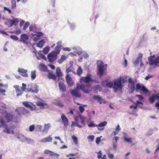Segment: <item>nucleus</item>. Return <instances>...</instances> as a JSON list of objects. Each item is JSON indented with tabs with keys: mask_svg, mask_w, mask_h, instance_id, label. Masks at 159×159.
<instances>
[{
	"mask_svg": "<svg viewBox=\"0 0 159 159\" xmlns=\"http://www.w3.org/2000/svg\"><path fill=\"white\" fill-rule=\"evenodd\" d=\"M155 55L151 56L148 58L149 64L150 66L154 65L155 67H159V56L155 57Z\"/></svg>",
	"mask_w": 159,
	"mask_h": 159,
	"instance_id": "f257e3e1",
	"label": "nucleus"
},
{
	"mask_svg": "<svg viewBox=\"0 0 159 159\" xmlns=\"http://www.w3.org/2000/svg\"><path fill=\"white\" fill-rule=\"evenodd\" d=\"M124 78H120V79L116 80L114 81L113 83V87L114 92H116L118 89H121L122 87L121 81L124 82Z\"/></svg>",
	"mask_w": 159,
	"mask_h": 159,
	"instance_id": "f03ea898",
	"label": "nucleus"
},
{
	"mask_svg": "<svg viewBox=\"0 0 159 159\" xmlns=\"http://www.w3.org/2000/svg\"><path fill=\"white\" fill-rule=\"evenodd\" d=\"M97 74L98 75L102 76L105 70L107 69V64L104 65L102 62L101 61L99 64L97 65Z\"/></svg>",
	"mask_w": 159,
	"mask_h": 159,
	"instance_id": "7ed1b4c3",
	"label": "nucleus"
},
{
	"mask_svg": "<svg viewBox=\"0 0 159 159\" xmlns=\"http://www.w3.org/2000/svg\"><path fill=\"white\" fill-rule=\"evenodd\" d=\"M136 91L137 92L139 91V90L140 89L139 92L140 93H146L149 92V90L147 89L146 87L143 84H140L139 83H138L136 85Z\"/></svg>",
	"mask_w": 159,
	"mask_h": 159,
	"instance_id": "20e7f679",
	"label": "nucleus"
},
{
	"mask_svg": "<svg viewBox=\"0 0 159 159\" xmlns=\"http://www.w3.org/2000/svg\"><path fill=\"white\" fill-rule=\"evenodd\" d=\"M80 89L85 93H89L92 90V86L90 84H82L80 86Z\"/></svg>",
	"mask_w": 159,
	"mask_h": 159,
	"instance_id": "39448f33",
	"label": "nucleus"
},
{
	"mask_svg": "<svg viewBox=\"0 0 159 159\" xmlns=\"http://www.w3.org/2000/svg\"><path fill=\"white\" fill-rule=\"evenodd\" d=\"M81 81H82L85 83H89L90 81H93L94 80H93V76L90 74H87L86 76L83 77L80 79Z\"/></svg>",
	"mask_w": 159,
	"mask_h": 159,
	"instance_id": "423d86ee",
	"label": "nucleus"
},
{
	"mask_svg": "<svg viewBox=\"0 0 159 159\" xmlns=\"http://www.w3.org/2000/svg\"><path fill=\"white\" fill-rule=\"evenodd\" d=\"M28 35L26 34H23L20 35L19 41L25 44L28 45L29 43H30V42L28 41Z\"/></svg>",
	"mask_w": 159,
	"mask_h": 159,
	"instance_id": "0eeeda50",
	"label": "nucleus"
},
{
	"mask_svg": "<svg viewBox=\"0 0 159 159\" xmlns=\"http://www.w3.org/2000/svg\"><path fill=\"white\" fill-rule=\"evenodd\" d=\"M70 93L71 95L77 98H80L81 97V94L79 91L77 89H71Z\"/></svg>",
	"mask_w": 159,
	"mask_h": 159,
	"instance_id": "6e6552de",
	"label": "nucleus"
},
{
	"mask_svg": "<svg viewBox=\"0 0 159 159\" xmlns=\"http://www.w3.org/2000/svg\"><path fill=\"white\" fill-rule=\"evenodd\" d=\"M129 83L128 84V87L131 89V93L133 92L135 90V87L134 84L133 80L131 78H129L128 79Z\"/></svg>",
	"mask_w": 159,
	"mask_h": 159,
	"instance_id": "1a4fd4ad",
	"label": "nucleus"
},
{
	"mask_svg": "<svg viewBox=\"0 0 159 159\" xmlns=\"http://www.w3.org/2000/svg\"><path fill=\"white\" fill-rule=\"evenodd\" d=\"M17 71L20 75L24 77H28V75L27 74V70L24 69L23 68H19L17 70Z\"/></svg>",
	"mask_w": 159,
	"mask_h": 159,
	"instance_id": "9d476101",
	"label": "nucleus"
},
{
	"mask_svg": "<svg viewBox=\"0 0 159 159\" xmlns=\"http://www.w3.org/2000/svg\"><path fill=\"white\" fill-rule=\"evenodd\" d=\"M21 141L25 142H26L28 143L31 144L33 143L34 141L33 140L29 138L25 137L22 135H21Z\"/></svg>",
	"mask_w": 159,
	"mask_h": 159,
	"instance_id": "9b49d317",
	"label": "nucleus"
},
{
	"mask_svg": "<svg viewBox=\"0 0 159 159\" xmlns=\"http://www.w3.org/2000/svg\"><path fill=\"white\" fill-rule=\"evenodd\" d=\"M5 126V129L3 130V132L7 134H14L13 127L12 126Z\"/></svg>",
	"mask_w": 159,
	"mask_h": 159,
	"instance_id": "f8f14e48",
	"label": "nucleus"
},
{
	"mask_svg": "<svg viewBox=\"0 0 159 159\" xmlns=\"http://www.w3.org/2000/svg\"><path fill=\"white\" fill-rule=\"evenodd\" d=\"M61 118L64 125L66 127L68 125L69 123V120L67 118L64 114H62L61 116Z\"/></svg>",
	"mask_w": 159,
	"mask_h": 159,
	"instance_id": "ddd939ff",
	"label": "nucleus"
},
{
	"mask_svg": "<svg viewBox=\"0 0 159 159\" xmlns=\"http://www.w3.org/2000/svg\"><path fill=\"white\" fill-rule=\"evenodd\" d=\"M74 52L77 53L79 55H81L82 53V49L80 47H75L72 48Z\"/></svg>",
	"mask_w": 159,
	"mask_h": 159,
	"instance_id": "4468645a",
	"label": "nucleus"
},
{
	"mask_svg": "<svg viewBox=\"0 0 159 159\" xmlns=\"http://www.w3.org/2000/svg\"><path fill=\"white\" fill-rule=\"evenodd\" d=\"M6 118L8 121L12 120L15 123H16L18 121L17 119H15L12 116V115L10 114H7L6 116Z\"/></svg>",
	"mask_w": 159,
	"mask_h": 159,
	"instance_id": "2eb2a0df",
	"label": "nucleus"
},
{
	"mask_svg": "<svg viewBox=\"0 0 159 159\" xmlns=\"http://www.w3.org/2000/svg\"><path fill=\"white\" fill-rule=\"evenodd\" d=\"M107 124V122L104 121L101 122L98 125H97L98 127V129L99 130H102L104 129V126H105Z\"/></svg>",
	"mask_w": 159,
	"mask_h": 159,
	"instance_id": "dca6fc26",
	"label": "nucleus"
},
{
	"mask_svg": "<svg viewBox=\"0 0 159 159\" xmlns=\"http://www.w3.org/2000/svg\"><path fill=\"white\" fill-rule=\"evenodd\" d=\"M58 86L59 89L62 92H65L66 91V86L62 82L60 81L58 83Z\"/></svg>",
	"mask_w": 159,
	"mask_h": 159,
	"instance_id": "f3484780",
	"label": "nucleus"
},
{
	"mask_svg": "<svg viewBox=\"0 0 159 159\" xmlns=\"http://www.w3.org/2000/svg\"><path fill=\"white\" fill-rule=\"evenodd\" d=\"M66 80L68 84L70 86H72L73 85V83L72 81L71 78L67 75L66 77Z\"/></svg>",
	"mask_w": 159,
	"mask_h": 159,
	"instance_id": "a211bd4d",
	"label": "nucleus"
},
{
	"mask_svg": "<svg viewBox=\"0 0 159 159\" xmlns=\"http://www.w3.org/2000/svg\"><path fill=\"white\" fill-rule=\"evenodd\" d=\"M20 114H21L25 115L29 113V110L26 109L24 107H21L19 108Z\"/></svg>",
	"mask_w": 159,
	"mask_h": 159,
	"instance_id": "6ab92c4d",
	"label": "nucleus"
},
{
	"mask_svg": "<svg viewBox=\"0 0 159 159\" xmlns=\"http://www.w3.org/2000/svg\"><path fill=\"white\" fill-rule=\"evenodd\" d=\"M143 54L140 53L136 58V61L134 62L135 65L137 66L139 64L140 61H142L141 59L142 57Z\"/></svg>",
	"mask_w": 159,
	"mask_h": 159,
	"instance_id": "aec40b11",
	"label": "nucleus"
},
{
	"mask_svg": "<svg viewBox=\"0 0 159 159\" xmlns=\"http://www.w3.org/2000/svg\"><path fill=\"white\" fill-rule=\"evenodd\" d=\"M51 136V135H49L48 137L43 138L40 140L39 141L41 142H51L52 139Z\"/></svg>",
	"mask_w": 159,
	"mask_h": 159,
	"instance_id": "412c9836",
	"label": "nucleus"
},
{
	"mask_svg": "<svg viewBox=\"0 0 159 159\" xmlns=\"http://www.w3.org/2000/svg\"><path fill=\"white\" fill-rule=\"evenodd\" d=\"M29 29L30 31H33L34 33H35L38 30L36 25L35 24L31 25L29 26Z\"/></svg>",
	"mask_w": 159,
	"mask_h": 159,
	"instance_id": "4be33fe9",
	"label": "nucleus"
},
{
	"mask_svg": "<svg viewBox=\"0 0 159 159\" xmlns=\"http://www.w3.org/2000/svg\"><path fill=\"white\" fill-rule=\"evenodd\" d=\"M39 86L36 84H33L32 87L31 92L33 93H37L39 91Z\"/></svg>",
	"mask_w": 159,
	"mask_h": 159,
	"instance_id": "5701e85b",
	"label": "nucleus"
},
{
	"mask_svg": "<svg viewBox=\"0 0 159 159\" xmlns=\"http://www.w3.org/2000/svg\"><path fill=\"white\" fill-rule=\"evenodd\" d=\"M93 89L94 93H97L99 91H100L102 90V87L99 85H96L93 87Z\"/></svg>",
	"mask_w": 159,
	"mask_h": 159,
	"instance_id": "b1692460",
	"label": "nucleus"
},
{
	"mask_svg": "<svg viewBox=\"0 0 159 159\" xmlns=\"http://www.w3.org/2000/svg\"><path fill=\"white\" fill-rule=\"evenodd\" d=\"M31 103L27 102H22V104L23 105H24L26 107L29 108L31 110V111H33V108L32 107V106L30 105Z\"/></svg>",
	"mask_w": 159,
	"mask_h": 159,
	"instance_id": "393cba45",
	"label": "nucleus"
},
{
	"mask_svg": "<svg viewBox=\"0 0 159 159\" xmlns=\"http://www.w3.org/2000/svg\"><path fill=\"white\" fill-rule=\"evenodd\" d=\"M51 128V124L48 123L44 125V128L42 130V132L47 133L48 129Z\"/></svg>",
	"mask_w": 159,
	"mask_h": 159,
	"instance_id": "a878e982",
	"label": "nucleus"
},
{
	"mask_svg": "<svg viewBox=\"0 0 159 159\" xmlns=\"http://www.w3.org/2000/svg\"><path fill=\"white\" fill-rule=\"evenodd\" d=\"M127 134L126 133H124L123 138L125 141L128 143L132 142V139L130 138H127Z\"/></svg>",
	"mask_w": 159,
	"mask_h": 159,
	"instance_id": "bb28decb",
	"label": "nucleus"
},
{
	"mask_svg": "<svg viewBox=\"0 0 159 159\" xmlns=\"http://www.w3.org/2000/svg\"><path fill=\"white\" fill-rule=\"evenodd\" d=\"M40 70L43 72H46L47 70V67L43 63L40 64L39 65Z\"/></svg>",
	"mask_w": 159,
	"mask_h": 159,
	"instance_id": "cd10ccee",
	"label": "nucleus"
},
{
	"mask_svg": "<svg viewBox=\"0 0 159 159\" xmlns=\"http://www.w3.org/2000/svg\"><path fill=\"white\" fill-rule=\"evenodd\" d=\"M45 43V41L44 39H41L37 43L36 46L40 48H42L43 46Z\"/></svg>",
	"mask_w": 159,
	"mask_h": 159,
	"instance_id": "c85d7f7f",
	"label": "nucleus"
},
{
	"mask_svg": "<svg viewBox=\"0 0 159 159\" xmlns=\"http://www.w3.org/2000/svg\"><path fill=\"white\" fill-rule=\"evenodd\" d=\"M4 23L6 25H7L9 27H11L14 25V22L11 20H8L5 22Z\"/></svg>",
	"mask_w": 159,
	"mask_h": 159,
	"instance_id": "c756f323",
	"label": "nucleus"
},
{
	"mask_svg": "<svg viewBox=\"0 0 159 159\" xmlns=\"http://www.w3.org/2000/svg\"><path fill=\"white\" fill-rule=\"evenodd\" d=\"M67 58V56L64 55H62L61 56L60 59L58 60L57 62L59 64H61L64 61L66 60Z\"/></svg>",
	"mask_w": 159,
	"mask_h": 159,
	"instance_id": "7c9ffc66",
	"label": "nucleus"
},
{
	"mask_svg": "<svg viewBox=\"0 0 159 159\" xmlns=\"http://www.w3.org/2000/svg\"><path fill=\"white\" fill-rule=\"evenodd\" d=\"M93 99L97 100L99 102L100 104H101L102 102L101 101L102 99L98 95H94L93 96Z\"/></svg>",
	"mask_w": 159,
	"mask_h": 159,
	"instance_id": "2f4dec72",
	"label": "nucleus"
},
{
	"mask_svg": "<svg viewBox=\"0 0 159 159\" xmlns=\"http://www.w3.org/2000/svg\"><path fill=\"white\" fill-rule=\"evenodd\" d=\"M157 99V96L156 94H153L150 97L149 99V102L151 103H152L154 102L155 99Z\"/></svg>",
	"mask_w": 159,
	"mask_h": 159,
	"instance_id": "473e14b6",
	"label": "nucleus"
},
{
	"mask_svg": "<svg viewBox=\"0 0 159 159\" xmlns=\"http://www.w3.org/2000/svg\"><path fill=\"white\" fill-rule=\"evenodd\" d=\"M56 74L57 76L59 77H61L62 75V73L60 69L57 67L56 70Z\"/></svg>",
	"mask_w": 159,
	"mask_h": 159,
	"instance_id": "72a5a7b5",
	"label": "nucleus"
},
{
	"mask_svg": "<svg viewBox=\"0 0 159 159\" xmlns=\"http://www.w3.org/2000/svg\"><path fill=\"white\" fill-rule=\"evenodd\" d=\"M48 78L49 79H51L54 80H56V75L53 73H49L48 76Z\"/></svg>",
	"mask_w": 159,
	"mask_h": 159,
	"instance_id": "f704fd0d",
	"label": "nucleus"
},
{
	"mask_svg": "<svg viewBox=\"0 0 159 159\" xmlns=\"http://www.w3.org/2000/svg\"><path fill=\"white\" fill-rule=\"evenodd\" d=\"M36 105L39 106H43L42 108L43 109L44 108V106H46L47 105V103L45 102H38L36 103Z\"/></svg>",
	"mask_w": 159,
	"mask_h": 159,
	"instance_id": "c9c22d12",
	"label": "nucleus"
},
{
	"mask_svg": "<svg viewBox=\"0 0 159 159\" xmlns=\"http://www.w3.org/2000/svg\"><path fill=\"white\" fill-rule=\"evenodd\" d=\"M57 55L58 54L55 51H53L49 53L48 55H49V56H51L52 57L57 59Z\"/></svg>",
	"mask_w": 159,
	"mask_h": 159,
	"instance_id": "e433bc0d",
	"label": "nucleus"
},
{
	"mask_svg": "<svg viewBox=\"0 0 159 159\" xmlns=\"http://www.w3.org/2000/svg\"><path fill=\"white\" fill-rule=\"evenodd\" d=\"M83 72V70L80 66H79L77 70V74L79 76Z\"/></svg>",
	"mask_w": 159,
	"mask_h": 159,
	"instance_id": "4c0bfd02",
	"label": "nucleus"
},
{
	"mask_svg": "<svg viewBox=\"0 0 159 159\" xmlns=\"http://www.w3.org/2000/svg\"><path fill=\"white\" fill-rule=\"evenodd\" d=\"M107 87L109 88H113V83L111 81H108L107 80Z\"/></svg>",
	"mask_w": 159,
	"mask_h": 159,
	"instance_id": "58836bf2",
	"label": "nucleus"
},
{
	"mask_svg": "<svg viewBox=\"0 0 159 159\" xmlns=\"http://www.w3.org/2000/svg\"><path fill=\"white\" fill-rule=\"evenodd\" d=\"M50 48L48 46L44 48L43 50V52L45 54H47L49 51Z\"/></svg>",
	"mask_w": 159,
	"mask_h": 159,
	"instance_id": "ea45409f",
	"label": "nucleus"
},
{
	"mask_svg": "<svg viewBox=\"0 0 159 159\" xmlns=\"http://www.w3.org/2000/svg\"><path fill=\"white\" fill-rule=\"evenodd\" d=\"M68 23L70 29L71 30H74L75 28V24L73 23H71L70 22H69Z\"/></svg>",
	"mask_w": 159,
	"mask_h": 159,
	"instance_id": "a19ab883",
	"label": "nucleus"
},
{
	"mask_svg": "<svg viewBox=\"0 0 159 159\" xmlns=\"http://www.w3.org/2000/svg\"><path fill=\"white\" fill-rule=\"evenodd\" d=\"M36 76V71H32L31 73V77L32 79L33 80L35 79Z\"/></svg>",
	"mask_w": 159,
	"mask_h": 159,
	"instance_id": "79ce46f5",
	"label": "nucleus"
},
{
	"mask_svg": "<svg viewBox=\"0 0 159 159\" xmlns=\"http://www.w3.org/2000/svg\"><path fill=\"white\" fill-rule=\"evenodd\" d=\"M53 104L55 105L60 107H64V105L63 104L58 101L54 102Z\"/></svg>",
	"mask_w": 159,
	"mask_h": 159,
	"instance_id": "37998d69",
	"label": "nucleus"
},
{
	"mask_svg": "<svg viewBox=\"0 0 159 159\" xmlns=\"http://www.w3.org/2000/svg\"><path fill=\"white\" fill-rule=\"evenodd\" d=\"M33 84H29L28 85L27 90V91L29 92H31V90H32V87L33 86Z\"/></svg>",
	"mask_w": 159,
	"mask_h": 159,
	"instance_id": "c03bdc74",
	"label": "nucleus"
},
{
	"mask_svg": "<svg viewBox=\"0 0 159 159\" xmlns=\"http://www.w3.org/2000/svg\"><path fill=\"white\" fill-rule=\"evenodd\" d=\"M48 61L50 62H52L56 59V58L52 57L51 56H49L48 55Z\"/></svg>",
	"mask_w": 159,
	"mask_h": 159,
	"instance_id": "a18cd8bd",
	"label": "nucleus"
},
{
	"mask_svg": "<svg viewBox=\"0 0 159 159\" xmlns=\"http://www.w3.org/2000/svg\"><path fill=\"white\" fill-rule=\"evenodd\" d=\"M5 122L0 117V127L5 126Z\"/></svg>",
	"mask_w": 159,
	"mask_h": 159,
	"instance_id": "49530a36",
	"label": "nucleus"
},
{
	"mask_svg": "<svg viewBox=\"0 0 159 159\" xmlns=\"http://www.w3.org/2000/svg\"><path fill=\"white\" fill-rule=\"evenodd\" d=\"M11 8L12 9H14L16 7V1H13L11 2Z\"/></svg>",
	"mask_w": 159,
	"mask_h": 159,
	"instance_id": "de8ad7c7",
	"label": "nucleus"
},
{
	"mask_svg": "<svg viewBox=\"0 0 159 159\" xmlns=\"http://www.w3.org/2000/svg\"><path fill=\"white\" fill-rule=\"evenodd\" d=\"M16 92L17 93L16 96H19L22 95L23 93V91H21L19 89L16 90Z\"/></svg>",
	"mask_w": 159,
	"mask_h": 159,
	"instance_id": "09e8293b",
	"label": "nucleus"
},
{
	"mask_svg": "<svg viewBox=\"0 0 159 159\" xmlns=\"http://www.w3.org/2000/svg\"><path fill=\"white\" fill-rule=\"evenodd\" d=\"M80 118L81 124L83 125H85V118L83 116H80Z\"/></svg>",
	"mask_w": 159,
	"mask_h": 159,
	"instance_id": "8fccbe9b",
	"label": "nucleus"
},
{
	"mask_svg": "<svg viewBox=\"0 0 159 159\" xmlns=\"http://www.w3.org/2000/svg\"><path fill=\"white\" fill-rule=\"evenodd\" d=\"M36 36L39 38L43 36V33L41 32L36 31Z\"/></svg>",
	"mask_w": 159,
	"mask_h": 159,
	"instance_id": "3c124183",
	"label": "nucleus"
},
{
	"mask_svg": "<svg viewBox=\"0 0 159 159\" xmlns=\"http://www.w3.org/2000/svg\"><path fill=\"white\" fill-rule=\"evenodd\" d=\"M72 138L73 139L75 143V144H78V139L77 137L75 136H73L72 137Z\"/></svg>",
	"mask_w": 159,
	"mask_h": 159,
	"instance_id": "603ef678",
	"label": "nucleus"
},
{
	"mask_svg": "<svg viewBox=\"0 0 159 159\" xmlns=\"http://www.w3.org/2000/svg\"><path fill=\"white\" fill-rule=\"evenodd\" d=\"M61 50V48L56 46L55 48V50L56 51L55 52L57 54H58L60 53Z\"/></svg>",
	"mask_w": 159,
	"mask_h": 159,
	"instance_id": "864d4df0",
	"label": "nucleus"
},
{
	"mask_svg": "<svg viewBox=\"0 0 159 159\" xmlns=\"http://www.w3.org/2000/svg\"><path fill=\"white\" fill-rule=\"evenodd\" d=\"M30 25L29 23L28 22H26L24 26L23 27V29L24 30H25Z\"/></svg>",
	"mask_w": 159,
	"mask_h": 159,
	"instance_id": "5fc2aeb1",
	"label": "nucleus"
},
{
	"mask_svg": "<svg viewBox=\"0 0 159 159\" xmlns=\"http://www.w3.org/2000/svg\"><path fill=\"white\" fill-rule=\"evenodd\" d=\"M73 67L72 66H70L68 68H67L66 70V71L67 73H69L70 72L72 71V70Z\"/></svg>",
	"mask_w": 159,
	"mask_h": 159,
	"instance_id": "6e6d98bb",
	"label": "nucleus"
},
{
	"mask_svg": "<svg viewBox=\"0 0 159 159\" xmlns=\"http://www.w3.org/2000/svg\"><path fill=\"white\" fill-rule=\"evenodd\" d=\"M42 126L39 125H38L35 128V129L36 131H40L41 130V129Z\"/></svg>",
	"mask_w": 159,
	"mask_h": 159,
	"instance_id": "4d7b16f0",
	"label": "nucleus"
},
{
	"mask_svg": "<svg viewBox=\"0 0 159 159\" xmlns=\"http://www.w3.org/2000/svg\"><path fill=\"white\" fill-rule=\"evenodd\" d=\"M94 136L93 135H89L87 137L88 140H90V141L92 142L94 139Z\"/></svg>",
	"mask_w": 159,
	"mask_h": 159,
	"instance_id": "13d9d810",
	"label": "nucleus"
},
{
	"mask_svg": "<svg viewBox=\"0 0 159 159\" xmlns=\"http://www.w3.org/2000/svg\"><path fill=\"white\" fill-rule=\"evenodd\" d=\"M10 37L12 39L15 40H18V38L16 35H11L10 36Z\"/></svg>",
	"mask_w": 159,
	"mask_h": 159,
	"instance_id": "bf43d9fd",
	"label": "nucleus"
},
{
	"mask_svg": "<svg viewBox=\"0 0 159 159\" xmlns=\"http://www.w3.org/2000/svg\"><path fill=\"white\" fill-rule=\"evenodd\" d=\"M88 125L89 127H97V125L93 123V122H90Z\"/></svg>",
	"mask_w": 159,
	"mask_h": 159,
	"instance_id": "052dcab7",
	"label": "nucleus"
},
{
	"mask_svg": "<svg viewBox=\"0 0 159 159\" xmlns=\"http://www.w3.org/2000/svg\"><path fill=\"white\" fill-rule=\"evenodd\" d=\"M107 80L102 81L101 82L102 85L103 86H104V87L107 86Z\"/></svg>",
	"mask_w": 159,
	"mask_h": 159,
	"instance_id": "680f3d73",
	"label": "nucleus"
},
{
	"mask_svg": "<svg viewBox=\"0 0 159 159\" xmlns=\"http://www.w3.org/2000/svg\"><path fill=\"white\" fill-rule=\"evenodd\" d=\"M34 129V125H31L29 127V131L32 132L33 131Z\"/></svg>",
	"mask_w": 159,
	"mask_h": 159,
	"instance_id": "e2e57ef3",
	"label": "nucleus"
},
{
	"mask_svg": "<svg viewBox=\"0 0 159 159\" xmlns=\"http://www.w3.org/2000/svg\"><path fill=\"white\" fill-rule=\"evenodd\" d=\"M39 55L41 58L43 59L44 60H46V57L43 54L39 53Z\"/></svg>",
	"mask_w": 159,
	"mask_h": 159,
	"instance_id": "0e129e2a",
	"label": "nucleus"
},
{
	"mask_svg": "<svg viewBox=\"0 0 159 159\" xmlns=\"http://www.w3.org/2000/svg\"><path fill=\"white\" fill-rule=\"evenodd\" d=\"M108 157L110 159H112L114 158V155L110 153L109 152L107 153Z\"/></svg>",
	"mask_w": 159,
	"mask_h": 159,
	"instance_id": "69168bd1",
	"label": "nucleus"
},
{
	"mask_svg": "<svg viewBox=\"0 0 159 159\" xmlns=\"http://www.w3.org/2000/svg\"><path fill=\"white\" fill-rule=\"evenodd\" d=\"M27 85L26 84H24L22 83V87L21 88V89L23 90V91H25L26 89V87Z\"/></svg>",
	"mask_w": 159,
	"mask_h": 159,
	"instance_id": "338daca9",
	"label": "nucleus"
},
{
	"mask_svg": "<svg viewBox=\"0 0 159 159\" xmlns=\"http://www.w3.org/2000/svg\"><path fill=\"white\" fill-rule=\"evenodd\" d=\"M82 56L84 58H87L89 57V55L86 52H84L82 54Z\"/></svg>",
	"mask_w": 159,
	"mask_h": 159,
	"instance_id": "774afa93",
	"label": "nucleus"
}]
</instances>
